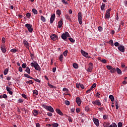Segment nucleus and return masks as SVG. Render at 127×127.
<instances>
[{
    "mask_svg": "<svg viewBox=\"0 0 127 127\" xmlns=\"http://www.w3.org/2000/svg\"><path fill=\"white\" fill-rule=\"evenodd\" d=\"M30 65L32 67H34L35 70H37V71H40V70H41V68L39 66V64L36 62L31 63Z\"/></svg>",
    "mask_w": 127,
    "mask_h": 127,
    "instance_id": "f257e3e1",
    "label": "nucleus"
},
{
    "mask_svg": "<svg viewBox=\"0 0 127 127\" xmlns=\"http://www.w3.org/2000/svg\"><path fill=\"white\" fill-rule=\"evenodd\" d=\"M43 107L44 108V109L47 110V111L51 112V113H54V109H53V108H52V107L48 106L45 105H43Z\"/></svg>",
    "mask_w": 127,
    "mask_h": 127,
    "instance_id": "f03ea898",
    "label": "nucleus"
},
{
    "mask_svg": "<svg viewBox=\"0 0 127 127\" xmlns=\"http://www.w3.org/2000/svg\"><path fill=\"white\" fill-rule=\"evenodd\" d=\"M67 37H70V35L68 32H65L61 35V38L63 40H66V39H67Z\"/></svg>",
    "mask_w": 127,
    "mask_h": 127,
    "instance_id": "7ed1b4c3",
    "label": "nucleus"
},
{
    "mask_svg": "<svg viewBox=\"0 0 127 127\" xmlns=\"http://www.w3.org/2000/svg\"><path fill=\"white\" fill-rule=\"evenodd\" d=\"M25 27H27L28 30L29 32H32L33 31V28H32V25L30 24H26L25 25Z\"/></svg>",
    "mask_w": 127,
    "mask_h": 127,
    "instance_id": "20e7f679",
    "label": "nucleus"
},
{
    "mask_svg": "<svg viewBox=\"0 0 127 127\" xmlns=\"http://www.w3.org/2000/svg\"><path fill=\"white\" fill-rule=\"evenodd\" d=\"M77 16L79 24H82V12H79Z\"/></svg>",
    "mask_w": 127,
    "mask_h": 127,
    "instance_id": "39448f33",
    "label": "nucleus"
},
{
    "mask_svg": "<svg viewBox=\"0 0 127 127\" xmlns=\"http://www.w3.org/2000/svg\"><path fill=\"white\" fill-rule=\"evenodd\" d=\"M75 102L79 107L81 106V104L82 103V100H81V98H80V97H76Z\"/></svg>",
    "mask_w": 127,
    "mask_h": 127,
    "instance_id": "423d86ee",
    "label": "nucleus"
},
{
    "mask_svg": "<svg viewBox=\"0 0 127 127\" xmlns=\"http://www.w3.org/2000/svg\"><path fill=\"white\" fill-rule=\"evenodd\" d=\"M93 105H96L97 106H101L102 103L100 100H95L92 102Z\"/></svg>",
    "mask_w": 127,
    "mask_h": 127,
    "instance_id": "0eeeda50",
    "label": "nucleus"
},
{
    "mask_svg": "<svg viewBox=\"0 0 127 127\" xmlns=\"http://www.w3.org/2000/svg\"><path fill=\"white\" fill-rule=\"evenodd\" d=\"M23 43L24 46H25L26 48L29 49V43H28V42H27L26 40H24Z\"/></svg>",
    "mask_w": 127,
    "mask_h": 127,
    "instance_id": "6e6552de",
    "label": "nucleus"
},
{
    "mask_svg": "<svg viewBox=\"0 0 127 127\" xmlns=\"http://www.w3.org/2000/svg\"><path fill=\"white\" fill-rule=\"evenodd\" d=\"M50 38L52 39V40H53V41H56V40H57V38H58V37H57V35H56V34H54L51 35Z\"/></svg>",
    "mask_w": 127,
    "mask_h": 127,
    "instance_id": "1a4fd4ad",
    "label": "nucleus"
},
{
    "mask_svg": "<svg viewBox=\"0 0 127 127\" xmlns=\"http://www.w3.org/2000/svg\"><path fill=\"white\" fill-rule=\"evenodd\" d=\"M81 54H82L83 56H84V57H86V58L87 57H89V54H88V53L85 52V51H84L83 50H81Z\"/></svg>",
    "mask_w": 127,
    "mask_h": 127,
    "instance_id": "9d476101",
    "label": "nucleus"
},
{
    "mask_svg": "<svg viewBox=\"0 0 127 127\" xmlns=\"http://www.w3.org/2000/svg\"><path fill=\"white\" fill-rule=\"evenodd\" d=\"M6 91H7V92H8V94H9V95H11V96H12L13 92L11 91V90H12V89L10 87H9L8 86H7L6 87Z\"/></svg>",
    "mask_w": 127,
    "mask_h": 127,
    "instance_id": "9b49d317",
    "label": "nucleus"
},
{
    "mask_svg": "<svg viewBox=\"0 0 127 127\" xmlns=\"http://www.w3.org/2000/svg\"><path fill=\"white\" fill-rule=\"evenodd\" d=\"M0 50L2 53H5V52H6V49L5 48V46L4 45H3L1 46Z\"/></svg>",
    "mask_w": 127,
    "mask_h": 127,
    "instance_id": "f8f14e48",
    "label": "nucleus"
},
{
    "mask_svg": "<svg viewBox=\"0 0 127 127\" xmlns=\"http://www.w3.org/2000/svg\"><path fill=\"white\" fill-rule=\"evenodd\" d=\"M89 67L87 69V71L88 72H92V70H93V64L92 63H90L89 64Z\"/></svg>",
    "mask_w": 127,
    "mask_h": 127,
    "instance_id": "ddd939ff",
    "label": "nucleus"
},
{
    "mask_svg": "<svg viewBox=\"0 0 127 127\" xmlns=\"http://www.w3.org/2000/svg\"><path fill=\"white\" fill-rule=\"evenodd\" d=\"M118 49L121 51V52H125V47L123 46H119Z\"/></svg>",
    "mask_w": 127,
    "mask_h": 127,
    "instance_id": "4468645a",
    "label": "nucleus"
},
{
    "mask_svg": "<svg viewBox=\"0 0 127 127\" xmlns=\"http://www.w3.org/2000/svg\"><path fill=\"white\" fill-rule=\"evenodd\" d=\"M93 122H94L95 125H96V126H97V127H99V125H100V124L99 123V120H98L96 118H93Z\"/></svg>",
    "mask_w": 127,
    "mask_h": 127,
    "instance_id": "2eb2a0df",
    "label": "nucleus"
},
{
    "mask_svg": "<svg viewBox=\"0 0 127 127\" xmlns=\"http://www.w3.org/2000/svg\"><path fill=\"white\" fill-rule=\"evenodd\" d=\"M55 19V14H54L51 15V17L50 18V23H53V21H54Z\"/></svg>",
    "mask_w": 127,
    "mask_h": 127,
    "instance_id": "dca6fc26",
    "label": "nucleus"
},
{
    "mask_svg": "<svg viewBox=\"0 0 127 127\" xmlns=\"http://www.w3.org/2000/svg\"><path fill=\"white\" fill-rule=\"evenodd\" d=\"M63 25V21L62 20H60V21L58 22V27L59 28H61V27Z\"/></svg>",
    "mask_w": 127,
    "mask_h": 127,
    "instance_id": "f3484780",
    "label": "nucleus"
},
{
    "mask_svg": "<svg viewBox=\"0 0 127 127\" xmlns=\"http://www.w3.org/2000/svg\"><path fill=\"white\" fill-rule=\"evenodd\" d=\"M56 112L57 113V114H59V115H60V116H63V113H62V112H61V110H60V109H57L56 110Z\"/></svg>",
    "mask_w": 127,
    "mask_h": 127,
    "instance_id": "a211bd4d",
    "label": "nucleus"
},
{
    "mask_svg": "<svg viewBox=\"0 0 127 127\" xmlns=\"http://www.w3.org/2000/svg\"><path fill=\"white\" fill-rule=\"evenodd\" d=\"M72 66L74 69H78L79 68V64L76 63H73Z\"/></svg>",
    "mask_w": 127,
    "mask_h": 127,
    "instance_id": "6ab92c4d",
    "label": "nucleus"
},
{
    "mask_svg": "<svg viewBox=\"0 0 127 127\" xmlns=\"http://www.w3.org/2000/svg\"><path fill=\"white\" fill-rule=\"evenodd\" d=\"M110 13L106 12V14H105V18L106 19H109L110 18Z\"/></svg>",
    "mask_w": 127,
    "mask_h": 127,
    "instance_id": "aec40b11",
    "label": "nucleus"
},
{
    "mask_svg": "<svg viewBox=\"0 0 127 127\" xmlns=\"http://www.w3.org/2000/svg\"><path fill=\"white\" fill-rule=\"evenodd\" d=\"M65 18H66V19H67L69 21H72V19H71V18L70 17V16H69V15H65Z\"/></svg>",
    "mask_w": 127,
    "mask_h": 127,
    "instance_id": "412c9836",
    "label": "nucleus"
},
{
    "mask_svg": "<svg viewBox=\"0 0 127 127\" xmlns=\"http://www.w3.org/2000/svg\"><path fill=\"white\" fill-rule=\"evenodd\" d=\"M25 72L28 74H30V68L28 67H26V69L25 70Z\"/></svg>",
    "mask_w": 127,
    "mask_h": 127,
    "instance_id": "4be33fe9",
    "label": "nucleus"
},
{
    "mask_svg": "<svg viewBox=\"0 0 127 127\" xmlns=\"http://www.w3.org/2000/svg\"><path fill=\"white\" fill-rule=\"evenodd\" d=\"M116 68H113L112 67V69L110 70V72L112 74H114V73H116Z\"/></svg>",
    "mask_w": 127,
    "mask_h": 127,
    "instance_id": "5701e85b",
    "label": "nucleus"
},
{
    "mask_svg": "<svg viewBox=\"0 0 127 127\" xmlns=\"http://www.w3.org/2000/svg\"><path fill=\"white\" fill-rule=\"evenodd\" d=\"M109 99H110L111 102H114V101H115V98L114 97V96L112 95L109 96Z\"/></svg>",
    "mask_w": 127,
    "mask_h": 127,
    "instance_id": "b1692460",
    "label": "nucleus"
},
{
    "mask_svg": "<svg viewBox=\"0 0 127 127\" xmlns=\"http://www.w3.org/2000/svg\"><path fill=\"white\" fill-rule=\"evenodd\" d=\"M116 72H117L118 74H119V75L122 74V70H121L119 67H117L116 68Z\"/></svg>",
    "mask_w": 127,
    "mask_h": 127,
    "instance_id": "393cba45",
    "label": "nucleus"
},
{
    "mask_svg": "<svg viewBox=\"0 0 127 127\" xmlns=\"http://www.w3.org/2000/svg\"><path fill=\"white\" fill-rule=\"evenodd\" d=\"M109 126H110V124L109 123V122L103 123V126L104 127H109Z\"/></svg>",
    "mask_w": 127,
    "mask_h": 127,
    "instance_id": "a878e982",
    "label": "nucleus"
},
{
    "mask_svg": "<svg viewBox=\"0 0 127 127\" xmlns=\"http://www.w3.org/2000/svg\"><path fill=\"white\" fill-rule=\"evenodd\" d=\"M41 19L43 22H45L46 21V19L43 16H41Z\"/></svg>",
    "mask_w": 127,
    "mask_h": 127,
    "instance_id": "bb28decb",
    "label": "nucleus"
},
{
    "mask_svg": "<svg viewBox=\"0 0 127 127\" xmlns=\"http://www.w3.org/2000/svg\"><path fill=\"white\" fill-rule=\"evenodd\" d=\"M33 112L34 113V116L35 117H36V116H37V115H38V111L37 110H34Z\"/></svg>",
    "mask_w": 127,
    "mask_h": 127,
    "instance_id": "cd10ccee",
    "label": "nucleus"
},
{
    "mask_svg": "<svg viewBox=\"0 0 127 127\" xmlns=\"http://www.w3.org/2000/svg\"><path fill=\"white\" fill-rule=\"evenodd\" d=\"M52 127H58L59 126V124L58 123H53L52 124Z\"/></svg>",
    "mask_w": 127,
    "mask_h": 127,
    "instance_id": "c85d7f7f",
    "label": "nucleus"
},
{
    "mask_svg": "<svg viewBox=\"0 0 127 127\" xmlns=\"http://www.w3.org/2000/svg\"><path fill=\"white\" fill-rule=\"evenodd\" d=\"M8 72V68H5L3 71L4 75H6Z\"/></svg>",
    "mask_w": 127,
    "mask_h": 127,
    "instance_id": "c756f323",
    "label": "nucleus"
},
{
    "mask_svg": "<svg viewBox=\"0 0 127 127\" xmlns=\"http://www.w3.org/2000/svg\"><path fill=\"white\" fill-rule=\"evenodd\" d=\"M26 84H30V85H32L33 84V82L32 80H30L29 81H26Z\"/></svg>",
    "mask_w": 127,
    "mask_h": 127,
    "instance_id": "7c9ffc66",
    "label": "nucleus"
},
{
    "mask_svg": "<svg viewBox=\"0 0 127 127\" xmlns=\"http://www.w3.org/2000/svg\"><path fill=\"white\" fill-rule=\"evenodd\" d=\"M57 14L60 16V15H61V10H60V9H58L57 10Z\"/></svg>",
    "mask_w": 127,
    "mask_h": 127,
    "instance_id": "2f4dec72",
    "label": "nucleus"
},
{
    "mask_svg": "<svg viewBox=\"0 0 127 127\" xmlns=\"http://www.w3.org/2000/svg\"><path fill=\"white\" fill-rule=\"evenodd\" d=\"M105 6H106V4L103 3L101 7V10H104V9H105Z\"/></svg>",
    "mask_w": 127,
    "mask_h": 127,
    "instance_id": "473e14b6",
    "label": "nucleus"
},
{
    "mask_svg": "<svg viewBox=\"0 0 127 127\" xmlns=\"http://www.w3.org/2000/svg\"><path fill=\"white\" fill-rule=\"evenodd\" d=\"M59 60H60L61 62H62L63 60V55H61L59 57Z\"/></svg>",
    "mask_w": 127,
    "mask_h": 127,
    "instance_id": "72a5a7b5",
    "label": "nucleus"
},
{
    "mask_svg": "<svg viewBox=\"0 0 127 127\" xmlns=\"http://www.w3.org/2000/svg\"><path fill=\"white\" fill-rule=\"evenodd\" d=\"M32 12H33V13H34V14H37V10L36 9L33 8Z\"/></svg>",
    "mask_w": 127,
    "mask_h": 127,
    "instance_id": "f704fd0d",
    "label": "nucleus"
},
{
    "mask_svg": "<svg viewBox=\"0 0 127 127\" xmlns=\"http://www.w3.org/2000/svg\"><path fill=\"white\" fill-rule=\"evenodd\" d=\"M68 40H69V41H70V42H72V43H74V42H75V40H73V39L72 38H69Z\"/></svg>",
    "mask_w": 127,
    "mask_h": 127,
    "instance_id": "c9c22d12",
    "label": "nucleus"
},
{
    "mask_svg": "<svg viewBox=\"0 0 127 127\" xmlns=\"http://www.w3.org/2000/svg\"><path fill=\"white\" fill-rule=\"evenodd\" d=\"M106 68H107V69L108 70H110V71H111V70H112V68H113V66H112L111 65H107Z\"/></svg>",
    "mask_w": 127,
    "mask_h": 127,
    "instance_id": "e433bc0d",
    "label": "nucleus"
},
{
    "mask_svg": "<svg viewBox=\"0 0 127 127\" xmlns=\"http://www.w3.org/2000/svg\"><path fill=\"white\" fill-rule=\"evenodd\" d=\"M67 54H68L67 50H66L64 52V56H65V57H66V56H67Z\"/></svg>",
    "mask_w": 127,
    "mask_h": 127,
    "instance_id": "4c0bfd02",
    "label": "nucleus"
},
{
    "mask_svg": "<svg viewBox=\"0 0 127 127\" xmlns=\"http://www.w3.org/2000/svg\"><path fill=\"white\" fill-rule=\"evenodd\" d=\"M92 90H93V88H92V87H90V89L87 90L86 93L89 94V93H90Z\"/></svg>",
    "mask_w": 127,
    "mask_h": 127,
    "instance_id": "58836bf2",
    "label": "nucleus"
},
{
    "mask_svg": "<svg viewBox=\"0 0 127 127\" xmlns=\"http://www.w3.org/2000/svg\"><path fill=\"white\" fill-rule=\"evenodd\" d=\"M109 43L112 46H114V42L113 41V40H110L109 41Z\"/></svg>",
    "mask_w": 127,
    "mask_h": 127,
    "instance_id": "ea45409f",
    "label": "nucleus"
},
{
    "mask_svg": "<svg viewBox=\"0 0 127 127\" xmlns=\"http://www.w3.org/2000/svg\"><path fill=\"white\" fill-rule=\"evenodd\" d=\"M33 94L35 95H38V91H37V90H33Z\"/></svg>",
    "mask_w": 127,
    "mask_h": 127,
    "instance_id": "a19ab883",
    "label": "nucleus"
},
{
    "mask_svg": "<svg viewBox=\"0 0 127 127\" xmlns=\"http://www.w3.org/2000/svg\"><path fill=\"white\" fill-rule=\"evenodd\" d=\"M118 127H123V123H122V122H119L118 124Z\"/></svg>",
    "mask_w": 127,
    "mask_h": 127,
    "instance_id": "79ce46f5",
    "label": "nucleus"
},
{
    "mask_svg": "<svg viewBox=\"0 0 127 127\" xmlns=\"http://www.w3.org/2000/svg\"><path fill=\"white\" fill-rule=\"evenodd\" d=\"M115 105L116 110H119V104H118V102H116Z\"/></svg>",
    "mask_w": 127,
    "mask_h": 127,
    "instance_id": "37998d69",
    "label": "nucleus"
},
{
    "mask_svg": "<svg viewBox=\"0 0 127 127\" xmlns=\"http://www.w3.org/2000/svg\"><path fill=\"white\" fill-rule=\"evenodd\" d=\"M34 80L35 81V82H37L38 83H40L41 81L40 80L38 79V78H34Z\"/></svg>",
    "mask_w": 127,
    "mask_h": 127,
    "instance_id": "c03bdc74",
    "label": "nucleus"
},
{
    "mask_svg": "<svg viewBox=\"0 0 127 127\" xmlns=\"http://www.w3.org/2000/svg\"><path fill=\"white\" fill-rule=\"evenodd\" d=\"M65 104L66 105V106H69V105H70V102H69L68 100H66L65 101Z\"/></svg>",
    "mask_w": 127,
    "mask_h": 127,
    "instance_id": "a18cd8bd",
    "label": "nucleus"
},
{
    "mask_svg": "<svg viewBox=\"0 0 127 127\" xmlns=\"http://www.w3.org/2000/svg\"><path fill=\"white\" fill-rule=\"evenodd\" d=\"M97 86L96 83H93V85L91 86V88L94 89V88H95V87Z\"/></svg>",
    "mask_w": 127,
    "mask_h": 127,
    "instance_id": "49530a36",
    "label": "nucleus"
},
{
    "mask_svg": "<svg viewBox=\"0 0 127 127\" xmlns=\"http://www.w3.org/2000/svg\"><path fill=\"white\" fill-rule=\"evenodd\" d=\"M48 85L49 87H50L51 88H52L53 89H54V88H55V86L51 85L50 83H48Z\"/></svg>",
    "mask_w": 127,
    "mask_h": 127,
    "instance_id": "de8ad7c7",
    "label": "nucleus"
},
{
    "mask_svg": "<svg viewBox=\"0 0 127 127\" xmlns=\"http://www.w3.org/2000/svg\"><path fill=\"white\" fill-rule=\"evenodd\" d=\"M26 16L28 17V18H29L30 16H31V14L30 13H27L26 14Z\"/></svg>",
    "mask_w": 127,
    "mask_h": 127,
    "instance_id": "09e8293b",
    "label": "nucleus"
},
{
    "mask_svg": "<svg viewBox=\"0 0 127 127\" xmlns=\"http://www.w3.org/2000/svg\"><path fill=\"white\" fill-rule=\"evenodd\" d=\"M22 97H23V98L24 99H27V96H26V95L25 94H22Z\"/></svg>",
    "mask_w": 127,
    "mask_h": 127,
    "instance_id": "8fccbe9b",
    "label": "nucleus"
},
{
    "mask_svg": "<svg viewBox=\"0 0 127 127\" xmlns=\"http://www.w3.org/2000/svg\"><path fill=\"white\" fill-rule=\"evenodd\" d=\"M2 97L4 99H7V96L5 94H3Z\"/></svg>",
    "mask_w": 127,
    "mask_h": 127,
    "instance_id": "3c124183",
    "label": "nucleus"
},
{
    "mask_svg": "<svg viewBox=\"0 0 127 127\" xmlns=\"http://www.w3.org/2000/svg\"><path fill=\"white\" fill-rule=\"evenodd\" d=\"M114 45L116 47L120 46V43H119V42H115Z\"/></svg>",
    "mask_w": 127,
    "mask_h": 127,
    "instance_id": "603ef678",
    "label": "nucleus"
},
{
    "mask_svg": "<svg viewBox=\"0 0 127 127\" xmlns=\"http://www.w3.org/2000/svg\"><path fill=\"white\" fill-rule=\"evenodd\" d=\"M62 1L63 3H64V4H68V2L65 0H62Z\"/></svg>",
    "mask_w": 127,
    "mask_h": 127,
    "instance_id": "864d4df0",
    "label": "nucleus"
},
{
    "mask_svg": "<svg viewBox=\"0 0 127 127\" xmlns=\"http://www.w3.org/2000/svg\"><path fill=\"white\" fill-rule=\"evenodd\" d=\"M98 29L99 31H102L103 30V27H101V26H99L98 28Z\"/></svg>",
    "mask_w": 127,
    "mask_h": 127,
    "instance_id": "5fc2aeb1",
    "label": "nucleus"
},
{
    "mask_svg": "<svg viewBox=\"0 0 127 127\" xmlns=\"http://www.w3.org/2000/svg\"><path fill=\"white\" fill-rule=\"evenodd\" d=\"M10 51L13 53H15L17 51H16V49H11Z\"/></svg>",
    "mask_w": 127,
    "mask_h": 127,
    "instance_id": "6e6d98bb",
    "label": "nucleus"
},
{
    "mask_svg": "<svg viewBox=\"0 0 127 127\" xmlns=\"http://www.w3.org/2000/svg\"><path fill=\"white\" fill-rule=\"evenodd\" d=\"M108 117L107 115H105L103 116L104 120H108Z\"/></svg>",
    "mask_w": 127,
    "mask_h": 127,
    "instance_id": "4d7b16f0",
    "label": "nucleus"
},
{
    "mask_svg": "<svg viewBox=\"0 0 127 127\" xmlns=\"http://www.w3.org/2000/svg\"><path fill=\"white\" fill-rule=\"evenodd\" d=\"M80 87L82 89V90H84L85 89V87H84V85L83 84H80Z\"/></svg>",
    "mask_w": 127,
    "mask_h": 127,
    "instance_id": "13d9d810",
    "label": "nucleus"
},
{
    "mask_svg": "<svg viewBox=\"0 0 127 127\" xmlns=\"http://www.w3.org/2000/svg\"><path fill=\"white\" fill-rule=\"evenodd\" d=\"M22 68H26V64H25V63L23 64H22Z\"/></svg>",
    "mask_w": 127,
    "mask_h": 127,
    "instance_id": "bf43d9fd",
    "label": "nucleus"
},
{
    "mask_svg": "<svg viewBox=\"0 0 127 127\" xmlns=\"http://www.w3.org/2000/svg\"><path fill=\"white\" fill-rule=\"evenodd\" d=\"M101 62H102V63H107V60L105 59L101 60Z\"/></svg>",
    "mask_w": 127,
    "mask_h": 127,
    "instance_id": "052dcab7",
    "label": "nucleus"
},
{
    "mask_svg": "<svg viewBox=\"0 0 127 127\" xmlns=\"http://www.w3.org/2000/svg\"><path fill=\"white\" fill-rule=\"evenodd\" d=\"M18 103H23V100L21 99H19L18 100Z\"/></svg>",
    "mask_w": 127,
    "mask_h": 127,
    "instance_id": "680f3d73",
    "label": "nucleus"
},
{
    "mask_svg": "<svg viewBox=\"0 0 127 127\" xmlns=\"http://www.w3.org/2000/svg\"><path fill=\"white\" fill-rule=\"evenodd\" d=\"M63 91L64 92H68L69 90H68V89L66 88H64L63 89Z\"/></svg>",
    "mask_w": 127,
    "mask_h": 127,
    "instance_id": "e2e57ef3",
    "label": "nucleus"
},
{
    "mask_svg": "<svg viewBox=\"0 0 127 127\" xmlns=\"http://www.w3.org/2000/svg\"><path fill=\"white\" fill-rule=\"evenodd\" d=\"M76 113H80V112H81V109H80L79 108H77L76 109Z\"/></svg>",
    "mask_w": 127,
    "mask_h": 127,
    "instance_id": "0e129e2a",
    "label": "nucleus"
},
{
    "mask_svg": "<svg viewBox=\"0 0 127 127\" xmlns=\"http://www.w3.org/2000/svg\"><path fill=\"white\" fill-rule=\"evenodd\" d=\"M100 95H101L99 92H97L96 94V96L97 97V98H100Z\"/></svg>",
    "mask_w": 127,
    "mask_h": 127,
    "instance_id": "69168bd1",
    "label": "nucleus"
},
{
    "mask_svg": "<svg viewBox=\"0 0 127 127\" xmlns=\"http://www.w3.org/2000/svg\"><path fill=\"white\" fill-rule=\"evenodd\" d=\"M18 70H19V72H22V67H21V66H19Z\"/></svg>",
    "mask_w": 127,
    "mask_h": 127,
    "instance_id": "338daca9",
    "label": "nucleus"
},
{
    "mask_svg": "<svg viewBox=\"0 0 127 127\" xmlns=\"http://www.w3.org/2000/svg\"><path fill=\"white\" fill-rule=\"evenodd\" d=\"M2 43H5V38L3 37L2 38Z\"/></svg>",
    "mask_w": 127,
    "mask_h": 127,
    "instance_id": "774afa93",
    "label": "nucleus"
}]
</instances>
